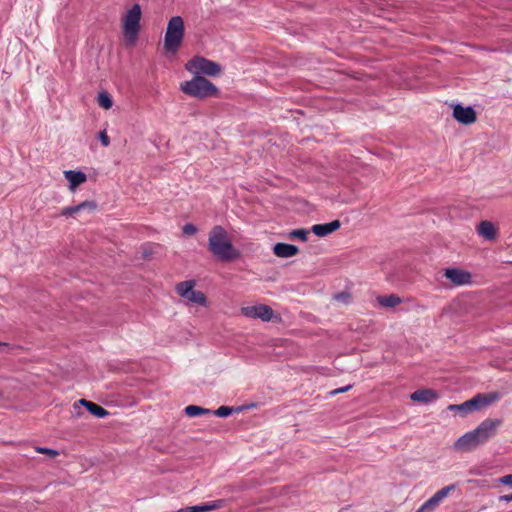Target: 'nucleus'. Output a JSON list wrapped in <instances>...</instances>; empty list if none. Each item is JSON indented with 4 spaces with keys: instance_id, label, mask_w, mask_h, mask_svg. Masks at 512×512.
I'll return each instance as SVG.
<instances>
[{
    "instance_id": "nucleus-1",
    "label": "nucleus",
    "mask_w": 512,
    "mask_h": 512,
    "mask_svg": "<svg viewBox=\"0 0 512 512\" xmlns=\"http://www.w3.org/2000/svg\"><path fill=\"white\" fill-rule=\"evenodd\" d=\"M207 249L210 254L221 262H233L241 257L228 231L221 225L213 226L208 233Z\"/></svg>"
},
{
    "instance_id": "nucleus-2",
    "label": "nucleus",
    "mask_w": 512,
    "mask_h": 512,
    "mask_svg": "<svg viewBox=\"0 0 512 512\" xmlns=\"http://www.w3.org/2000/svg\"><path fill=\"white\" fill-rule=\"evenodd\" d=\"M501 424V419H485L474 430L458 438L454 443V449L463 452L476 449L491 439L496 434Z\"/></svg>"
},
{
    "instance_id": "nucleus-3",
    "label": "nucleus",
    "mask_w": 512,
    "mask_h": 512,
    "mask_svg": "<svg viewBox=\"0 0 512 512\" xmlns=\"http://www.w3.org/2000/svg\"><path fill=\"white\" fill-rule=\"evenodd\" d=\"M185 26L182 17H172L167 25L164 49L172 54L176 53L179 49L184 38Z\"/></svg>"
},
{
    "instance_id": "nucleus-4",
    "label": "nucleus",
    "mask_w": 512,
    "mask_h": 512,
    "mask_svg": "<svg viewBox=\"0 0 512 512\" xmlns=\"http://www.w3.org/2000/svg\"><path fill=\"white\" fill-rule=\"evenodd\" d=\"M181 90L192 97L206 98L218 93L217 87L202 76H195L192 80L181 83Z\"/></svg>"
},
{
    "instance_id": "nucleus-5",
    "label": "nucleus",
    "mask_w": 512,
    "mask_h": 512,
    "mask_svg": "<svg viewBox=\"0 0 512 512\" xmlns=\"http://www.w3.org/2000/svg\"><path fill=\"white\" fill-rule=\"evenodd\" d=\"M141 7L134 4L123 18V34L130 45H134L140 30Z\"/></svg>"
},
{
    "instance_id": "nucleus-6",
    "label": "nucleus",
    "mask_w": 512,
    "mask_h": 512,
    "mask_svg": "<svg viewBox=\"0 0 512 512\" xmlns=\"http://www.w3.org/2000/svg\"><path fill=\"white\" fill-rule=\"evenodd\" d=\"M196 283L194 280L182 281L176 284L175 290L179 296L188 302L201 306L207 305V298L201 291L194 290Z\"/></svg>"
},
{
    "instance_id": "nucleus-7",
    "label": "nucleus",
    "mask_w": 512,
    "mask_h": 512,
    "mask_svg": "<svg viewBox=\"0 0 512 512\" xmlns=\"http://www.w3.org/2000/svg\"><path fill=\"white\" fill-rule=\"evenodd\" d=\"M186 68L197 74L202 73L208 76H218L222 71V68L218 63L199 56L190 60L186 64Z\"/></svg>"
},
{
    "instance_id": "nucleus-8",
    "label": "nucleus",
    "mask_w": 512,
    "mask_h": 512,
    "mask_svg": "<svg viewBox=\"0 0 512 512\" xmlns=\"http://www.w3.org/2000/svg\"><path fill=\"white\" fill-rule=\"evenodd\" d=\"M241 313L248 318H258L265 322L270 321L274 315L272 308L265 304L242 307Z\"/></svg>"
},
{
    "instance_id": "nucleus-9",
    "label": "nucleus",
    "mask_w": 512,
    "mask_h": 512,
    "mask_svg": "<svg viewBox=\"0 0 512 512\" xmlns=\"http://www.w3.org/2000/svg\"><path fill=\"white\" fill-rule=\"evenodd\" d=\"M443 275L455 286L469 285L472 283V274L469 271L461 268H446L443 272Z\"/></svg>"
},
{
    "instance_id": "nucleus-10",
    "label": "nucleus",
    "mask_w": 512,
    "mask_h": 512,
    "mask_svg": "<svg viewBox=\"0 0 512 512\" xmlns=\"http://www.w3.org/2000/svg\"><path fill=\"white\" fill-rule=\"evenodd\" d=\"M453 117L457 122L463 125L473 124L477 120L475 110L470 106L464 107L461 104L453 105Z\"/></svg>"
},
{
    "instance_id": "nucleus-11",
    "label": "nucleus",
    "mask_w": 512,
    "mask_h": 512,
    "mask_svg": "<svg viewBox=\"0 0 512 512\" xmlns=\"http://www.w3.org/2000/svg\"><path fill=\"white\" fill-rule=\"evenodd\" d=\"M455 489V485L443 487L437 491L430 499H428L416 512H431L439 503L448 496V494Z\"/></svg>"
},
{
    "instance_id": "nucleus-12",
    "label": "nucleus",
    "mask_w": 512,
    "mask_h": 512,
    "mask_svg": "<svg viewBox=\"0 0 512 512\" xmlns=\"http://www.w3.org/2000/svg\"><path fill=\"white\" fill-rule=\"evenodd\" d=\"M97 209V203L93 200H86L78 205L62 208L60 215L64 217H74L76 214L88 211L94 212Z\"/></svg>"
},
{
    "instance_id": "nucleus-13",
    "label": "nucleus",
    "mask_w": 512,
    "mask_h": 512,
    "mask_svg": "<svg viewBox=\"0 0 512 512\" xmlns=\"http://www.w3.org/2000/svg\"><path fill=\"white\" fill-rule=\"evenodd\" d=\"M500 397L501 394L499 392L479 393L472 398V404L474 405L475 411H478L498 401Z\"/></svg>"
},
{
    "instance_id": "nucleus-14",
    "label": "nucleus",
    "mask_w": 512,
    "mask_h": 512,
    "mask_svg": "<svg viewBox=\"0 0 512 512\" xmlns=\"http://www.w3.org/2000/svg\"><path fill=\"white\" fill-rule=\"evenodd\" d=\"M64 176L69 182V190L75 191L78 186L85 183L87 176L82 171L67 170L64 171Z\"/></svg>"
},
{
    "instance_id": "nucleus-15",
    "label": "nucleus",
    "mask_w": 512,
    "mask_h": 512,
    "mask_svg": "<svg viewBox=\"0 0 512 512\" xmlns=\"http://www.w3.org/2000/svg\"><path fill=\"white\" fill-rule=\"evenodd\" d=\"M273 253L279 258H290L299 253L297 246L287 243H276L273 246Z\"/></svg>"
},
{
    "instance_id": "nucleus-16",
    "label": "nucleus",
    "mask_w": 512,
    "mask_h": 512,
    "mask_svg": "<svg viewBox=\"0 0 512 512\" xmlns=\"http://www.w3.org/2000/svg\"><path fill=\"white\" fill-rule=\"evenodd\" d=\"M341 227L339 220H334L326 224H316L312 226V232L318 237H324L333 233Z\"/></svg>"
},
{
    "instance_id": "nucleus-17",
    "label": "nucleus",
    "mask_w": 512,
    "mask_h": 512,
    "mask_svg": "<svg viewBox=\"0 0 512 512\" xmlns=\"http://www.w3.org/2000/svg\"><path fill=\"white\" fill-rule=\"evenodd\" d=\"M477 232L486 240L492 241L497 237V229L491 221H481L477 226Z\"/></svg>"
},
{
    "instance_id": "nucleus-18",
    "label": "nucleus",
    "mask_w": 512,
    "mask_h": 512,
    "mask_svg": "<svg viewBox=\"0 0 512 512\" xmlns=\"http://www.w3.org/2000/svg\"><path fill=\"white\" fill-rule=\"evenodd\" d=\"M437 393L431 389H419L410 395V399L415 402L428 403L437 398Z\"/></svg>"
},
{
    "instance_id": "nucleus-19",
    "label": "nucleus",
    "mask_w": 512,
    "mask_h": 512,
    "mask_svg": "<svg viewBox=\"0 0 512 512\" xmlns=\"http://www.w3.org/2000/svg\"><path fill=\"white\" fill-rule=\"evenodd\" d=\"M79 404H82L83 407H85L92 415L98 418H104L109 414V412L102 406L95 404L91 401H88L86 399H80Z\"/></svg>"
},
{
    "instance_id": "nucleus-20",
    "label": "nucleus",
    "mask_w": 512,
    "mask_h": 512,
    "mask_svg": "<svg viewBox=\"0 0 512 512\" xmlns=\"http://www.w3.org/2000/svg\"><path fill=\"white\" fill-rule=\"evenodd\" d=\"M377 302L385 308H393L402 303V299L396 294L381 295L377 297Z\"/></svg>"
},
{
    "instance_id": "nucleus-21",
    "label": "nucleus",
    "mask_w": 512,
    "mask_h": 512,
    "mask_svg": "<svg viewBox=\"0 0 512 512\" xmlns=\"http://www.w3.org/2000/svg\"><path fill=\"white\" fill-rule=\"evenodd\" d=\"M473 403V400L470 399V400H467L461 404H451L448 406V410L450 411H459V412H462L464 414H467V413H470V412H473L475 411L474 409V405L471 404Z\"/></svg>"
},
{
    "instance_id": "nucleus-22",
    "label": "nucleus",
    "mask_w": 512,
    "mask_h": 512,
    "mask_svg": "<svg viewBox=\"0 0 512 512\" xmlns=\"http://www.w3.org/2000/svg\"><path fill=\"white\" fill-rule=\"evenodd\" d=\"M185 413L189 417H195L198 415L210 414L211 411L206 408H202L196 405H189L185 408Z\"/></svg>"
},
{
    "instance_id": "nucleus-23",
    "label": "nucleus",
    "mask_w": 512,
    "mask_h": 512,
    "mask_svg": "<svg viewBox=\"0 0 512 512\" xmlns=\"http://www.w3.org/2000/svg\"><path fill=\"white\" fill-rule=\"evenodd\" d=\"M98 104L102 108L108 110L112 107L113 101L110 95L107 92H101L98 95Z\"/></svg>"
},
{
    "instance_id": "nucleus-24",
    "label": "nucleus",
    "mask_w": 512,
    "mask_h": 512,
    "mask_svg": "<svg viewBox=\"0 0 512 512\" xmlns=\"http://www.w3.org/2000/svg\"><path fill=\"white\" fill-rule=\"evenodd\" d=\"M309 231L306 229H296L289 233V238H297L301 241H307Z\"/></svg>"
},
{
    "instance_id": "nucleus-25",
    "label": "nucleus",
    "mask_w": 512,
    "mask_h": 512,
    "mask_svg": "<svg viewBox=\"0 0 512 512\" xmlns=\"http://www.w3.org/2000/svg\"><path fill=\"white\" fill-rule=\"evenodd\" d=\"M225 504H226V500H224V499H219V500L213 501L210 504H204L205 512L222 508L225 506Z\"/></svg>"
},
{
    "instance_id": "nucleus-26",
    "label": "nucleus",
    "mask_w": 512,
    "mask_h": 512,
    "mask_svg": "<svg viewBox=\"0 0 512 512\" xmlns=\"http://www.w3.org/2000/svg\"><path fill=\"white\" fill-rule=\"evenodd\" d=\"M35 451L41 454H45L51 458H55L59 455V452L57 450L51 448L36 447Z\"/></svg>"
},
{
    "instance_id": "nucleus-27",
    "label": "nucleus",
    "mask_w": 512,
    "mask_h": 512,
    "mask_svg": "<svg viewBox=\"0 0 512 512\" xmlns=\"http://www.w3.org/2000/svg\"><path fill=\"white\" fill-rule=\"evenodd\" d=\"M83 405L82 404H79V400L76 401L74 404H73V409L71 411V417L72 418H80L83 416L84 412L82 411V407Z\"/></svg>"
},
{
    "instance_id": "nucleus-28",
    "label": "nucleus",
    "mask_w": 512,
    "mask_h": 512,
    "mask_svg": "<svg viewBox=\"0 0 512 512\" xmlns=\"http://www.w3.org/2000/svg\"><path fill=\"white\" fill-rule=\"evenodd\" d=\"M233 412V408L228 406H220L214 411V414L218 417H227Z\"/></svg>"
},
{
    "instance_id": "nucleus-29",
    "label": "nucleus",
    "mask_w": 512,
    "mask_h": 512,
    "mask_svg": "<svg viewBox=\"0 0 512 512\" xmlns=\"http://www.w3.org/2000/svg\"><path fill=\"white\" fill-rule=\"evenodd\" d=\"M182 230H183V234L186 236H192L198 232V228L192 223L185 224L183 226Z\"/></svg>"
},
{
    "instance_id": "nucleus-30",
    "label": "nucleus",
    "mask_w": 512,
    "mask_h": 512,
    "mask_svg": "<svg viewBox=\"0 0 512 512\" xmlns=\"http://www.w3.org/2000/svg\"><path fill=\"white\" fill-rule=\"evenodd\" d=\"M176 512H205V508H204V505H196V506L181 508Z\"/></svg>"
},
{
    "instance_id": "nucleus-31",
    "label": "nucleus",
    "mask_w": 512,
    "mask_h": 512,
    "mask_svg": "<svg viewBox=\"0 0 512 512\" xmlns=\"http://www.w3.org/2000/svg\"><path fill=\"white\" fill-rule=\"evenodd\" d=\"M98 137H99V140L101 141L103 146H105V147L109 146L110 139H109V137H108V135H107L105 130L100 131Z\"/></svg>"
},
{
    "instance_id": "nucleus-32",
    "label": "nucleus",
    "mask_w": 512,
    "mask_h": 512,
    "mask_svg": "<svg viewBox=\"0 0 512 512\" xmlns=\"http://www.w3.org/2000/svg\"><path fill=\"white\" fill-rule=\"evenodd\" d=\"M501 484L512 486V474L505 475L498 480Z\"/></svg>"
},
{
    "instance_id": "nucleus-33",
    "label": "nucleus",
    "mask_w": 512,
    "mask_h": 512,
    "mask_svg": "<svg viewBox=\"0 0 512 512\" xmlns=\"http://www.w3.org/2000/svg\"><path fill=\"white\" fill-rule=\"evenodd\" d=\"M350 388H351V385H348V386H345V387H342V388L335 389V390L331 391L330 394L331 395H336V394H339V393H344V392L348 391Z\"/></svg>"
},
{
    "instance_id": "nucleus-34",
    "label": "nucleus",
    "mask_w": 512,
    "mask_h": 512,
    "mask_svg": "<svg viewBox=\"0 0 512 512\" xmlns=\"http://www.w3.org/2000/svg\"><path fill=\"white\" fill-rule=\"evenodd\" d=\"M336 298L339 300H342L344 302H347L349 299V294L342 293V294L337 295Z\"/></svg>"
},
{
    "instance_id": "nucleus-35",
    "label": "nucleus",
    "mask_w": 512,
    "mask_h": 512,
    "mask_svg": "<svg viewBox=\"0 0 512 512\" xmlns=\"http://www.w3.org/2000/svg\"><path fill=\"white\" fill-rule=\"evenodd\" d=\"M500 501L510 502L512 501V494L510 495H502L499 497Z\"/></svg>"
},
{
    "instance_id": "nucleus-36",
    "label": "nucleus",
    "mask_w": 512,
    "mask_h": 512,
    "mask_svg": "<svg viewBox=\"0 0 512 512\" xmlns=\"http://www.w3.org/2000/svg\"><path fill=\"white\" fill-rule=\"evenodd\" d=\"M0 346L9 347V344L8 343H4V342H0Z\"/></svg>"
},
{
    "instance_id": "nucleus-37",
    "label": "nucleus",
    "mask_w": 512,
    "mask_h": 512,
    "mask_svg": "<svg viewBox=\"0 0 512 512\" xmlns=\"http://www.w3.org/2000/svg\"><path fill=\"white\" fill-rule=\"evenodd\" d=\"M149 255H150V254H149L148 252H144V257H145V258L149 257Z\"/></svg>"
}]
</instances>
